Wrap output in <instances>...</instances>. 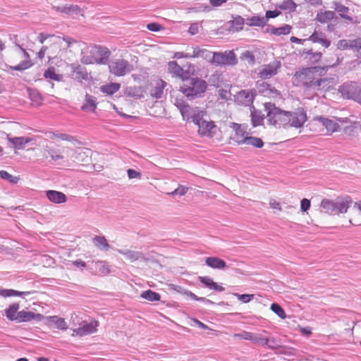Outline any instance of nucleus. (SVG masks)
I'll use <instances>...</instances> for the list:
<instances>
[{
  "label": "nucleus",
  "instance_id": "nucleus-1",
  "mask_svg": "<svg viewBox=\"0 0 361 361\" xmlns=\"http://www.w3.org/2000/svg\"><path fill=\"white\" fill-rule=\"evenodd\" d=\"M328 71V67L312 66L302 68L296 71L293 75V84L295 86H302L307 90L319 91L322 86L327 82L326 78H317Z\"/></svg>",
  "mask_w": 361,
  "mask_h": 361
},
{
  "label": "nucleus",
  "instance_id": "nucleus-2",
  "mask_svg": "<svg viewBox=\"0 0 361 361\" xmlns=\"http://www.w3.org/2000/svg\"><path fill=\"white\" fill-rule=\"evenodd\" d=\"M352 203V197L349 195L338 196L334 200L324 198L319 204V208L325 214L339 215L347 213Z\"/></svg>",
  "mask_w": 361,
  "mask_h": 361
},
{
  "label": "nucleus",
  "instance_id": "nucleus-3",
  "mask_svg": "<svg viewBox=\"0 0 361 361\" xmlns=\"http://www.w3.org/2000/svg\"><path fill=\"white\" fill-rule=\"evenodd\" d=\"M89 54H84L81 62L84 64H106L111 55L110 51L104 47L93 46L89 49Z\"/></svg>",
  "mask_w": 361,
  "mask_h": 361
},
{
  "label": "nucleus",
  "instance_id": "nucleus-4",
  "mask_svg": "<svg viewBox=\"0 0 361 361\" xmlns=\"http://www.w3.org/2000/svg\"><path fill=\"white\" fill-rule=\"evenodd\" d=\"M264 107L267 111V116L271 125L279 127L286 126L289 111H283L271 103H266Z\"/></svg>",
  "mask_w": 361,
  "mask_h": 361
},
{
  "label": "nucleus",
  "instance_id": "nucleus-5",
  "mask_svg": "<svg viewBox=\"0 0 361 361\" xmlns=\"http://www.w3.org/2000/svg\"><path fill=\"white\" fill-rule=\"evenodd\" d=\"M339 92L343 97L353 100L361 104V86L355 82H346L339 87Z\"/></svg>",
  "mask_w": 361,
  "mask_h": 361
},
{
  "label": "nucleus",
  "instance_id": "nucleus-6",
  "mask_svg": "<svg viewBox=\"0 0 361 361\" xmlns=\"http://www.w3.org/2000/svg\"><path fill=\"white\" fill-rule=\"evenodd\" d=\"M238 59L233 51L214 52L212 64L216 66H234Z\"/></svg>",
  "mask_w": 361,
  "mask_h": 361
},
{
  "label": "nucleus",
  "instance_id": "nucleus-7",
  "mask_svg": "<svg viewBox=\"0 0 361 361\" xmlns=\"http://www.w3.org/2000/svg\"><path fill=\"white\" fill-rule=\"evenodd\" d=\"M190 87H180V91L187 97L193 98L203 94L207 87V82L199 78L192 79Z\"/></svg>",
  "mask_w": 361,
  "mask_h": 361
},
{
  "label": "nucleus",
  "instance_id": "nucleus-8",
  "mask_svg": "<svg viewBox=\"0 0 361 361\" xmlns=\"http://www.w3.org/2000/svg\"><path fill=\"white\" fill-rule=\"evenodd\" d=\"M109 69L116 76H123L133 70V66L125 59H116L110 62Z\"/></svg>",
  "mask_w": 361,
  "mask_h": 361
},
{
  "label": "nucleus",
  "instance_id": "nucleus-9",
  "mask_svg": "<svg viewBox=\"0 0 361 361\" xmlns=\"http://www.w3.org/2000/svg\"><path fill=\"white\" fill-rule=\"evenodd\" d=\"M307 121V115L303 109L297 111H289L286 126L300 128Z\"/></svg>",
  "mask_w": 361,
  "mask_h": 361
},
{
  "label": "nucleus",
  "instance_id": "nucleus-10",
  "mask_svg": "<svg viewBox=\"0 0 361 361\" xmlns=\"http://www.w3.org/2000/svg\"><path fill=\"white\" fill-rule=\"evenodd\" d=\"M281 68V61L274 60L269 63L263 65L259 69L258 75L262 79H268L276 75Z\"/></svg>",
  "mask_w": 361,
  "mask_h": 361
},
{
  "label": "nucleus",
  "instance_id": "nucleus-11",
  "mask_svg": "<svg viewBox=\"0 0 361 361\" xmlns=\"http://www.w3.org/2000/svg\"><path fill=\"white\" fill-rule=\"evenodd\" d=\"M195 124L198 126V132L201 135L207 137L214 135L216 126L213 121H206L203 118V116H201Z\"/></svg>",
  "mask_w": 361,
  "mask_h": 361
},
{
  "label": "nucleus",
  "instance_id": "nucleus-12",
  "mask_svg": "<svg viewBox=\"0 0 361 361\" xmlns=\"http://www.w3.org/2000/svg\"><path fill=\"white\" fill-rule=\"evenodd\" d=\"M180 112L184 121H191L194 123L201 116L204 115V112L200 110L199 108L192 107L188 104H187L183 109H181Z\"/></svg>",
  "mask_w": 361,
  "mask_h": 361
},
{
  "label": "nucleus",
  "instance_id": "nucleus-13",
  "mask_svg": "<svg viewBox=\"0 0 361 361\" xmlns=\"http://www.w3.org/2000/svg\"><path fill=\"white\" fill-rule=\"evenodd\" d=\"M97 322L92 321L90 322H83L78 328L73 330V336H84L92 334L97 331Z\"/></svg>",
  "mask_w": 361,
  "mask_h": 361
},
{
  "label": "nucleus",
  "instance_id": "nucleus-14",
  "mask_svg": "<svg viewBox=\"0 0 361 361\" xmlns=\"http://www.w3.org/2000/svg\"><path fill=\"white\" fill-rule=\"evenodd\" d=\"M87 269L95 275H106L111 272L110 266L106 261H92Z\"/></svg>",
  "mask_w": 361,
  "mask_h": 361
},
{
  "label": "nucleus",
  "instance_id": "nucleus-15",
  "mask_svg": "<svg viewBox=\"0 0 361 361\" xmlns=\"http://www.w3.org/2000/svg\"><path fill=\"white\" fill-rule=\"evenodd\" d=\"M168 69L169 73H171L173 77L179 78L183 80H187L190 78L189 72L184 71L175 61L169 62Z\"/></svg>",
  "mask_w": 361,
  "mask_h": 361
},
{
  "label": "nucleus",
  "instance_id": "nucleus-16",
  "mask_svg": "<svg viewBox=\"0 0 361 361\" xmlns=\"http://www.w3.org/2000/svg\"><path fill=\"white\" fill-rule=\"evenodd\" d=\"M255 96V90H243L237 93L235 99L238 104L248 106L253 102Z\"/></svg>",
  "mask_w": 361,
  "mask_h": 361
},
{
  "label": "nucleus",
  "instance_id": "nucleus-17",
  "mask_svg": "<svg viewBox=\"0 0 361 361\" xmlns=\"http://www.w3.org/2000/svg\"><path fill=\"white\" fill-rule=\"evenodd\" d=\"M314 120L319 121L329 133H333L334 132L338 131L340 127L339 125L334 121L322 116H315L314 118Z\"/></svg>",
  "mask_w": 361,
  "mask_h": 361
},
{
  "label": "nucleus",
  "instance_id": "nucleus-18",
  "mask_svg": "<svg viewBox=\"0 0 361 361\" xmlns=\"http://www.w3.org/2000/svg\"><path fill=\"white\" fill-rule=\"evenodd\" d=\"M231 128L234 130L235 134L233 139L238 145H243L245 137L247 136L246 131L242 125L235 123H231Z\"/></svg>",
  "mask_w": 361,
  "mask_h": 361
},
{
  "label": "nucleus",
  "instance_id": "nucleus-19",
  "mask_svg": "<svg viewBox=\"0 0 361 361\" xmlns=\"http://www.w3.org/2000/svg\"><path fill=\"white\" fill-rule=\"evenodd\" d=\"M44 318L42 314H35L30 311L22 310L18 312L17 322H27L34 319L41 321Z\"/></svg>",
  "mask_w": 361,
  "mask_h": 361
},
{
  "label": "nucleus",
  "instance_id": "nucleus-20",
  "mask_svg": "<svg viewBox=\"0 0 361 361\" xmlns=\"http://www.w3.org/2000/svg\"><path fill=\"white\" fill-rule=\"evenodd\" d=\"M46 324L49 326H55L59 330H66L68 329L67 323L65 319L58 316H48L45 317Z\"/></svg>",
  "mask_w": 361,
  "mask_h": 361
},
{
  "label": "nucleus",
  "instance_id": "nucleus-21",
  "mask_svg": "<svg viewBox=\"0 0 361 361\" xmlns=\"http://www.w3.org/2000/svg\"><path fill=\"white\" fill-rule=\"evenodd\" d=\"M214 52L200 47L192 48V58H202L212 64Z\"/></svg>",
  "mask_w": 361,
  "mask_h": 361
},
{
  "label": "nucleus",
  "instance_id": "nucleus-22",
  "mask_svg": "<svg viewBox=\"0 0 361 361\" xmlns=\"http://www.w3.org/2000/svg\"><path fill=\"white\" fill-rule=\"evenodd\" d=\"M8 142L16 149H22L25 148V145L32 142L33 139L30 137H9Z\"/></svg>",
  "mask_w": 361,
  "mask_h": 361
},
{
  "label": "nucleus",
  "instance_id": "nucleus-23",
  "mask_svg": "<svg viewBox=\"0 0 361 361\" xmlns=\"http://www.w3.org/2000/svg\"><path fill=\"white\" fill-rule=\"evenodd\" d=\"M205 264L214 269H224L226 267V263L224 260L217 257H208L205 259Z\"/></svg>",
  "mask_w": 361,
  "mask_h": 361
},
{
  "label": "nucleus",
  "instance_id": "nucleus-24",
  "mask_svg": "<svg viewBox=\"0 0 361 361\" xmlns=\"http://www.w3.org/2000/svg\"><path fill=\"white\" fill-rule=\"evenodd\" d=\"M97 106L96 98L89 94H86L85 97V102L81 106V110L88 112H94Z\"/></svg>",
  "mask_w": 361,
  "mask_h": 361
},
{
  "label": "nucleus",
  "instance_id": "nucleus-25",
  "mask_svg": "<svg viewBox=\"0 0 361 361\" xmlns=\"http://www.w3.org/2000/svg\"><path fill=\"white\" fill-rule=\"evenodd\" d=\"M46 195L49 201L55 204H61L66 201V195L56 190H47L46 192Z\"/></svg>",
  "mask_w": 361,
  "mask_h": 361
},
{
  "label": "nucleus",
  "instance_id": "nucleus-26",
  "mask_svg": "<svg viewBox=\"0 0 361 361\" xmlns=\"http://www.w3.org/2000/svg\"><path fill=\"white\" fill-rule=\"evenodd\" d=\"M199 281L207 288L216 290L217 292H223L225 288L218 285L209 276H199Z\"/></svg>",
  "mask_w": 361,
  "mask_h": 361
},
{
  "label": "nucleus",
  "instance_id": "nucleus-27",
  "mask_svg": "<svg viewBox=\"0 0 361 361\" xmlns=\"http://www.w3.org/2000/svg\"><path fill=\"white\" fill-rule=\"evenodd\" d=\"M118 252L126 257L130 262H133L143 258L142 252L134 251L130 250H117Z\"/></svg>",
  "mask_w": 361,
  "mask_h": 361
},
{
  "label": "nucleus",
  "instance_id": "nucleus-28",
  "mask_svg": "<svg viewBox=\"0 0 361 361\" xmlns=\"http://www.w3.org/2000/svg\"><path fill=\"white\" fill-rule=\"evenodd\" d=\"M245 24L250 27H264L267 24V18L255 15L245 19Z\"/></svg>",
  "mask_w": 361,
  "mask_h": 361
},
{
  "label": "nucleus",
  "instance_id": "nucleus-29",
  "mask_svg": "<svg viewBox=\"0 0 361 361\" xmlns=\"http://www.w3.org/2000/svg\"><path fill=\"white\" fill-rule=\"evenodd\" d=\"M291 26L289 25H284L279 27H275L274 26L269 25L266 32L276 36H280L289 34Z\"/></svg>",
  "mask_w": 361,
  "mask_h": 361
},
{
  "label": "nucleus",
  "instance_id": "nucleus-30",
  "mask_svg": "<svg viewBox=\"0 0 361 361\" xmlns=\"http://www.w3.org/2000/svg\"><path fill=\"white\" fill-rule=\"evenodd\" d=\"M72 69L73 73L75 74V79L79 81L82 82V80H88V73L86 71L85 68L80 66V65H75L73 64Z\"/></svg>",
  "mask_w": 361,
  "mask_h": 361
},
{
  "label": "nucleus",
  "instance_id": "nucleus-31",
  "mask_svg": "<svg viewBox=\"0 0 361 361\" xmlns=\"http://www.w3.org/2000/svg\"><path fill=\"white\" fill-rule=\"evenodd\" d=\"M336 17V13L331 11H319L316 16V20L320 23H326Z\"/></svg>",
  "mask_w": 361,
  "mask_h": 361
},
{
  "label": "nucleus",
  "instance_id": "nucleus-32",
  "mask_svg": "<svg viewBox=\"0 0 361 361\" xmlns=\"http://www.w3.org/2000/svg\"><path fill=\"white\" fill-rule=\"evenodd\" d=\"M20 307V305L18 303H13L6 310H5V315L7 317V319L10 321H16L18 319V310Z\"/></svg>",
  "mask_w": 361,
  "mask_h": 361
},
{
  "label": "nucleus",
  "instance_id": "nucleus-33",
  "mask_svg": "<svg viewBox=\"0 0 361 361\" xmlns=\"http://www.w3.org/2000/svg\"><path fill=\"white\" fill-rule=\"evenodd\" d=\"M309 39L313 42H318L323 47L327 48L330 46L331 42L326 39L324 35L322 32H314L309 38Z\"/></svg>",
  "mask_w": 361,
  "mask_h": 361
},
{
  "label": "nucleus",
  "instance_id": "nucleus-34",
  "mask_svg": "<svg viewBox=\"0 0 361 361\" xmlns=\"http://www.w3.org/2000/svg\"><path fill=\"white\" fill-rule=\"evenodd\" d=\"M47 135L50 139H56L57 138V139H60L61 140L68 141L71 142H73L76 141V139L73 136L68 135V134H66V133H55V132L50 131V132L47 133Z\"/></svg>",
  "mask_w": 361,
  "mask_h": 361
},
{
  "label": "nucleus",
  "instance_id": "nucleus-35",
  "mask_svg": "<svg viewBox=\"0 0 361 361\" xmlns=\"http://www.w3.org/2000/svg\"><path fill=\"white\" fill-rule=\"evenodd\" d=\"M166 86V82L165 81L163 80H158L156 83V86L151 92V95L156 99L161 98L163 90Z\"/></svg>",
  "mask_w": 361,
  "mask_h": 361
},
{
  "label": "nucleus",
  "instance_id": "nucleus-36",
  "mask_svg": "<svg viewBox=\"0 0 361 361\" xmlns=\"http://www.w3.org/2000/svg\"><path fill=\"white\" fill-rule=\"evenodd\" d=\"M259 91L266 96L276 97L279 95V91L267 82L260 85Z\"/></svg>",
  "mask_w": 361,
  "mask_h": 361
},
{
  "label": "nucleus",
  "instance_id": "nucleus-37",
  "mask_svg": "<svg viewBox=\"0 0 361 361\" xmlns=\"http://www.w3.org/2000/svg\"><path fill=\"white\" fill-rule=\"evenodd\" d=\"M264 115L256 109L251 111V123L253 127H257L263 124Z\"/></svg>",
  "mask_w": 361,
  "mask_h": 361
},
{
  "label": "nucleus",
  "instance_id": "nucleus-38",
  "mask_svg": "<svg viewBox=\"0 0 361 361\" xmlns=\"http://www.w3.org/2000/svg\"><path fill=\"white\" fill-rule=\"evenodd\" d=\"M296 7L297 4L293 0H286L276 5V8L289 13L295 11Z\"/></svg>",
  "mask_w": 361,
  "mask_h": 361
},
{
  "label": "nucleus",
  "instance_id": "nucleus-39",
  "mask_svg": "<svg viewBox=\"0 0 361 361\" xmlns=\"http://www.w3.org/2000/svg\"><path fill=\"white\" fill-rule=\"evenodd\" d=\"M121 87V85L116 82H112L108 85H102L100 87L101 92L109 95H111L118 91Z\"/></svg>",
  "mask_w": 361,
  "mask_h": 361
},
{
  "label": "nucleus",
  "instance_id": "nucleus-40",
  "mask_svg": "<svg viewBox=\"0 0 361 361\" xmlns=\"http://www.w3.org/2000/svg\"><path fill=\"white\" fill-rule=\"evenodd\" d=\"M141 298L148 301L155 302L160 300L161 295L152 290H147L142 293Z\"/></svg>",
  "mask_w": 361,
  "mask_h": 361
},
{
  "label": "nucleus",
  "instance_id": "nucleus-41",
  "mask_svg": "<svg viewBox=\"0 0 361 361\" xmlns=\"http://www.w3.org/2000/svg\"><path fill=\"white\" fill-rule=\"evenodd\" d=\"M243 144L252 145L257 148H261L264 145V142L261 138L252 136H247L243 142Z\"/></svg>",
  "mask_w": 361,
  "mask_h": 361
},
{
  "label": "nucleus",
  "instance_id": "nucleus-42",
  "mask_svg": "<svg viewBox=\"0 0 361 361\" xmlns=\"http://www.w3.org/2000/svg\"><path fill=\"white\" fill-rule=\"evenodd\" d=\"M46 79H51L55 81H60L62 79V75L56 73L55 68L50 66L44 73Z\"/></svg>",
  "mask_w": 361,
  "mask_h": 361
},
{
  "label": "nucleus",
  "instance_id": "nucleus-43",
  "mask_svg": "<svg viewBox=\"0 0 361 361\" xmlns=\"http://www.w3.org/2000/svg\"><path fill=\"white\" fill-rule=\"evenodd\" d=\"M93 242L95 246L100 250H108L109 249V245L104 236H96L93 238Z\"/></svg>",
  "mask_w": 361,
  "mask_h": 361
},
{
  "label": "nucleus",
  "instance_id": "nucleus-44",
  "mask_svg": "<svg viewBox=\"0 0 361 361\" xmlns=\"http://www.w3.org/2000/svg\"><path fill=\"white\" fill-rule=\"evenodd\" d=\"M231 26L236 30L240 31L243 30V25L245 23V19L240 16H236L231 20Z\"/></svg>",
  "mask_w": 361,
  "mask_h": 361
},
{
  "label": "nucleus",
  "instance_id": "nucleus-45",
  "mask_svg": "<svg viewBox=\"0 0 361 361\" xmlns=\"http://www.w3.org/2000/svg\"><path fill=\"white\" fill-rule=\"evenodd\" d=\"M350 49H352L357 55L361 58V38H357L350 41Z\"/></svg>",
  "mask_w": 361,
  "mask_h": 361
},
{
  "label": "nucleus",
  "instance_id": "nucleus-46",
  "mask_svg": "<svg viewBox=\"0 0 361 361\" xmlns=\"http://www.w3.org/2000/svg\"><path fill=\"white\" fill-rule=\"evenodd\" d=\"M44 150L49 155L51 160L54 161L63 159V156L60 154H58L57 151L54 148H51L47 145L44 147Z\"/></svg>",
  "mask_w": 361,
  "mask_h": 361
},
{
  "label": "nucleus",
  "instance_id": "nucleus-47",
  "mask_svg": "<svg viewBox=\"0 0 361 361\" xmlns=\"http://www.w3.org/2000/svg\"><path fill=\"white\" fill-rule=\"evenodd\" d=\"M270 309L281 319H285L286 317L285 311L278 303H272Z\"/></svg>",
  "mask_w": 361,
  "mask_h": 361
},
{
  "label": "nucleus",
  "instance_id": "nucleus-48",
  "mask_svg": "<svg viewBox=\"0 0 361 361\" xmlns=\"http://www.w3.org/2000/svg\"><path fill=\"white\" fill-rule=\"evenodd\" d=\"M0 177L8 182L16 184L18 182L19 178L17 176H13L11 174L8 173L7 171L1 170L0 171Z\"/></svg>",
  "mask_w": 361,
  "mask_h": 361
},
{
  "label": "nucleus",
  "instance_id": "nucleus-49",
  "mask_svg": "<svg viewBox=\"0 0 361 361\" xmlns=\"http://www.w3.org/2000/svg\"><path fill=\"white\" fill-rule=\"evenodd\" d=\"M30 66H32V63L30 62V61L25 60L21 61L19 64L16 66H11V69L13 71H22L29 68Z\"/></svg>",
  "mask_w": 361,
  "mask_h": 361
},
{
  "label": "nucleus",
  "instance_id": "nucleus-50",
  "mask_svg": "<svg viewBox=\"0 0 361 361\" xmlns=\"http://www.w3.org/2000/svg\"><path fill=\"white\" fill-rule=\"evenodd\" d=\"M253 333L243 331L240 333L235 334L233 336L235 338L252 341Z\"/></svg>",
  "mask_w": 361,
  "mask_h": 361
},
{
  "label": "nucleus",
  "instance_id": "nucleus-51",
  "mask_svg": "<svg viewBox=\"0 0 361 361\" xmlns=\"http://www.w3.org/2000/svg\"><path fill=\"white\" fill-rule=\"evenodd\" d=\"M306 54L309 56V60L311 63H317L322 59V53L321 52H313L312 50H308Z\"/></svg>",
  "mask_w": 361,
  "mask_h": 361
},
{
  "label": "nucleus",
  "instance_id": "nucleus-52",
  "mask_svg": "<svg viewBox=\"0 0 361 361\" xmlns=\"http://www.w3.org/2000/svg\"><path fill=\"white\" fill-rule=\"evenodd\" d=\"M268 341V338L264 337L262 334H254L252 341L253 343H258L262 346L266 345Z\"/></svg>",
  "mask_w": 361,
  "mask_h": 361
},
{
  "label": "nucleus",
  "instance_id": "nucleus-53",
  "mask_svg": "<svg viewBox=\"0 0 361 361\" xmlns=\"http://www.w3.org/2000/svg\"><path fill=\"white\" fill-rule=\"evenodd\" d=\"M0 295L3 297L19 296V291L13 289H0Z\"/></svg>",
  "mask_w": 361,
  "mask_h": 361
},
{
  "label": "nucleus",
  "instance_id": "nucleus-54",
  "mask_svg": "<svg viewBox=\"0 0 361 361\" xmlns=\"http://www.w3.org/2000/svg\"><path fill=\"white\" fill-rule=\"evenodd\" d=\"M188 191V188L184 185H179L176 190L173 192L168 193L169 195L173 196L176 195H178L180 196H183L187 193Z\"/></svg>",
  "mask_w": 361,
  "mask_h": 361
},
{
  "label": "nucleus",
  "instance_id": "nucleus-55",
  "mask_svg": "<svg viewBox=\"0 0 361 361\" xmlns=\"http://www.w3.org/2000/svg\"><path fill=\"white\" fill-rule=\"evenodd\" d=\"M235 295L237 298L244 303H247L254 298L253 294H238L235 293Z\"/></svg>",
  "mask_w": 361,
  "mask_h": 361
},
{
  "label": "nucleus",
  "instance_id": "nucleus-56",
  "mask_svg": "<svg viewBox=\"0 0 361 361\" xmlns=\"http://www.w3.org/2000/svg\"><path fill=\"white\" fill-rule=\"evenodd\" d=\"M266 346H267L269 349H277L280 345L278 343L277 340L274 337L268 338L267 343L266 344Z\"/></svg>",
  "mask_w": 361,
  "mask_h": 361
},
{
  "label": "nucleus",
  "instance_id": "nucleus-57",
  "mask_svg": "<svg viewBox=\"0 0 361 361\" xmlns=\"http://www.w3.org/2000/svg\"><path fill=\"white\" fill-rule=\"evenodd\" d=\"M311 206L310 200L307 198H303L300 202V209L303 212H306L310 209Z\"/></svg>",
  "mask_w": 361,
  "mask_h": 361
},
{
  "label": "nucleus",
  "instance_id": "nucleus-58",
  "mask_svg": "<svg viewBox=\"0 0 361 361\" xmlns=\"http://www.w3.org/2000/svg\"><path fill=\"white\" fill-rule=\"evenodd\" d=\"M127 174H128V177L129 179L140 178L141 176H142L140 172L137 171H135V169H129L127 171Z\"/></svg>",
  "mask_w": 361,
  "mask_h": 361
},
{
  "label": "nucleus",
  "instance_id": "nucleus-59",
  "mask_svg": "<svg viewBox=\"0 0 361 361\" xmlns=\"http://www.w3.org/2000/svg\"><path fill=\"white\" fill-rule=\"evenodd\" d=\"M281 11H278V10H274V11H267L266 12V15L265 16H264V18H267V23L268 22V20L269 18H276L277 16H279L280 14H281Z\"/></svg>",
  "mask_w": 361,
  "mask_h": 361
},
{
  "label": "nucleus",
  "instance_id": "nucleus-60",
  "mask_svg": "<svg viewBox=\"0 0 361 361\" xmlns=\"http://www.w3.org/2000/svg\"><path fill=\"white\" fill-rule=\"evenodd\" d=\"M147 28L153 32H158L161 30V25L157 23H151L147 25Z\"/></svg>",
  "mask_w": 361,
  "mask_h": 361
},
{
  "label": "nucleus",
  "instance_id": "nucleus-61",
  "mask_svg": "<svg viewBox=\"0 0 361 361\" xmlns=\"http://www.w3.org/2000/svg\"><path fill=\"white\" fill-rule=\"evenodd\" d=\"M269 206L271 209L276 211H281V203L276 201L274 199H271L269 200Z\"/></svg>",
  "mask_w": 361,
  "mask_h": 361
},
{
  "label": "nucleus",
  "instance_id": "nucleus-62",
  "mask_svg": "<svg viewBox=\"0 0 361 361\" xmlns=\"http://www.w3.org/2000/svg\"><path fill=\"white\" fill-rule=\"evenodd\" d=\"M174 58L176 59H183V58H186V59H191L192 58V53H185V52H183V51H178V52H176L174 54Z\"/></svg>",
  "mask_w": 361,
  "mask_h": 361
},
{
  "label": "nucleus",
  "instance_id": "nucleus-63",
  "mask_svg": "<svg viewBox=\"0 0 361 361\" xmlns=\"http://www.w3.org/2000/svg\"><path fill=\"white\" fill-rule=\"evenodd\" d=\"M350 41L345 39L339 40L338 42V48L340 49H350Z\"/></svg>",
  "mask_w": 361,
  "mask_h": 361
},
{
  "label": "nucleus",
  "instance_id": "nucleus-64",
  "mask_svg": "<svg viewBox=\"0 0 361 361\" xmlns=\"http://www.w3.org/2000/svg\"><path fill=\"white\" fill-rule=\"evenodd\" d=\"M199 32V25L197 23H192L188 29V32L191 35H195Z\"/></svg>",
  "mask_w": 361,
  "mask_h": 361
}]
</instances>
